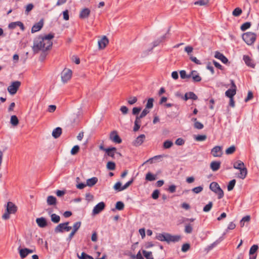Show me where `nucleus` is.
<instances>
[{
  "instance_id": "obj_27",
  "label": "nucleus",
  "mask_w": 259,
  "mask_h": 259,
  "mask_svg": "<svg viewBox=\"0 0 259 259\" xmlns=\"http://www.w3.org/2000/svg\"><path fill=\"white\" fill-rule=\"evenodd\" d=\"M98 179L97 177H93L87 180V186L89 187H93L98 182Z\"/></svg>"
},
{
  "instance_id": "obj_22",
  "label": "nucleus",
  "mask_w": 259,
  "mask_h": 259,
  "mask_svg": "<svg viewBox=\"0 0 259 259\" xmlns=\"http://www.w3.org/2000/svg\"><path fill=\"white\" fill-rule=\"evenodd\" d=\"M191 77L194 82H200L202 78L196 70H192L190 73Z\"/></svg>"
},
{
  "instance_id": "obj_15",
  "label": "nucleus",
  "mask_w": 259,
  "mask_h": 259,
  "mask_svg": "<svg viewBox=\"0 0 259 259\" xmlns=\"http://www.w3.org/2000/svg\"><path fill=\"white\" fill-rule=\"evenodd\" d=\"M258 249L257 245L254 244L250 248L249 250V259H256V252Z\"/></svg>"
},
{
  "instance_id": "obj_56",
  "label": "nucleus",
  "mask_w": 259,
  "mask_h": 259,
  "mask_svg": "<svg viewBox=\"0 0 259 259\" xmlns=\"http://www.w3.org/2000/svg\"><path fill=\"white\" fill-rule=\"evenodd\" d=\"M194 126L195 128L201 130L204 127L203 124L199 121H196L194 124Z\"/></svg>"
},
{
  "instance_id": "obj_44",
  "label": "nucleus",
  "mask_w": 259,
  "mask_h": 259,
  "mask_svg": "<svg viewBox=\"0 0 259 259\" xmlns=\"http://www.w3.org/2000/svg\"><path fill=\"white\" fill-rule=\"evenodd\" d=\"M209 2L208 0H198L195 2V5H198L199 6H205L208 4Z\"/></svg>"
},
{
  "instance_id": "obj_39",
  "label": "nucleus",
  "mask_w": 259,
  "mask_h": 259,
  "mask_svg": "<svg viewBox=\"0 0 259 259\" xmlns=\"http://www.w3.org/2000/svg\"><path fill=\"white\" fill-rule=\"evenodd\" d=\"M172 145H173L172 142L170 140H166L163 143V146L164 149H169L170 147H171Z\"/></svg>"
},
{
  "instance_id": "obj_3",
  "label": "nucleus",
  "mask_w": 259,
  "mask_h": 259,
  "mask_svg": "<svg viewBox=\"0 0 259 259\" xmlns=\"http://www.w3.org/2000/svg\"><path fill=\"white\" fill-rule=\"evenodd\" d=\"M17 210V206L12 202L9 201L6 206V211L3 215L2 218L4 220H8L10 218V214L15 213Z\"/></svg>"
},
{
  "instance_id": "obj_43",
  "label": "nucleus",
  "mask_w": 259,
  "mask_h": 259,
  "mask_svg": "<svg viewBox=\"0 0 259 259\" xmlns=\"http://www.w3.org/2000/svg\"><path fill=\"white\" fill-rule=\"evenodd\" d=\"M213 205L212 202H209L207 204H206L203 208V210L204 212H208L210 210Z\"/></svg>"
},
{
  "instance_id": "obj_28",
  "label": "nucleus",
  "mask_w": 259,
  "mask_h": 259,
  "mask_svg": "<svg viewBox=\"0 0 259 259\" xmlns=\"http://www.w3.org/2000/svg\"><path fill=\"white\" fill-rule=\"evenodd\" d=\"M236 91L235 89H229L225 92V95L229 98H232L236 95Z\"/></svg>"
},
{
  "instance_id": "obj_48",
  "label": "nucleus",
  "mask_w": 259,
  "mask_h": 259,
  "mask_svg": "<svg viewBox=\"0 0 259 259\" xmlns=\"http://www.w3.org/2000/svg\"><path fill=\"white\" fill-rule=\"evenodd\" d=\"M33 8H34V5L30 3V4H28L26 6L25 13L27 15L28 14L29 12H30L33 9Z\"/></svg>"
},
{
  "instance_id": "obj_19",
  "label": "nucleus",
  "mask_w": 259,
  "mask_h": 259,
  "mask_svg": "<svg viewBox=\"0 0 259 259\" xmlns=\"http://www.w3.org/2000/svg\"><path fill=\"white\" fill-rule=\"evenodd\" d=\"M243 59L247 66L253 68L255 67V64L249 56L244 55Z\"/></svg>"
},
{
  "instance_id": "obj_50",
  "label": "nucleus",
  "mask_w": 259,
  "mask_h": 259,
  "mask_svg": "<svg viewBox=\"0 0 259 259\" xmlns=\"http://www.w3.org/2000/svg\"><path fill=\"white\" fill-rule=\"evenodd\" d=\"M79 150V146L78 145H75L73 147L71 150V154L73 155L76 154Z\"/></svg>"
},
{
  "instance_id": "obj_10",
  "label": "nucleus",
  "mask_w": 259,
  "mask_h": 259,
  "mask_svg": "<svg viewBox=\"0 0 259 259\" xmlns=\"http://www.w3.org/2000/svg\"><path fill=\"white\" fill-rule=\"evenodd\" d=\"M222 147L220 146L214 147L211 150V154L213 157H220L223 155Z\"/></svg>"
},
{
  "instance_id": "obj_36",
  "label": "nucleus",
  "mask_w": 259,
  "mask_h": 259,
  "mask_svg": "<svg viewBox=\"0 0 259 259\" xmlns=\"http://www.w3.org/2000/svg\"><path fill=\"white\" fill-rule=\"evenodd\" d=\"M107 168L110 170H113L115 169L116 165L113 161H108L106 165Z\"/></svg>"
},
{
  "instance_id": "obj_58",
  "label": "nucleus",
  "mask_w": 259,
  "mask_h": 259,
  "mask_svg": "<svg viewBox=\"0 0 259 259\" xmlns=\"http://www.w3.org/2000/svg\"><path fill=\"white\" fill-rule=\"evenodd\" d=\"M202 190H203V187L200 186H198V187H195V188H193L192 190V191L196 194L199 193Z\"/></svg>"
},
{
  "instance_id": "obj_2",
  "label": "nucleus",
  "mask_w": 259,
  "mask_h": 259,
  "mask_svg": "<svg viewBox=\"0 0 259 259\" xmlns=\"http://www.w3.org/2000/svg\"><path fill=\"white\" fill-rule=\"evenodd\" d=\"M233 167L240 170V172L237 176L238 178L243 180L246 178L247 174V169L242 161L238 160L235 162L233 164Z\"/></svg>"
},
{
  "instance_id": "obj_55",
  "label": "nucleus",
  "mask_w": 259,
  "mask_h": 259,
  "mask_svg": "<svg viewBox=\"0 0 259 259\" xmlns=\"http://www.w3.org/2000/svg\"><path fill=\"white\" fill-rule=\"evenodd\" d=\"M207 137L206 135H198L196 136L195 140L197 141H203L206 139Z\"/></svg>"
},
{
  "instance_id": "obj_38",
  "label": "nucleus",
  "mask_w": 259,
  "mask_h": 259,
  "mask_svg": "<svg viewBox=\"0 0 259 259\" xmlns=\"http://www.w3.org/2000/svg\"><path fill=\"white\" fill-rule=\"evenodd\" d=\"M180 77L182 79L189 78L191 77L190 73L187 74L185 70H182L180 71Z\"/></svg>"
},
{
  "instance_id": "obj_57",
  "label": "nucleus",
  "mask_w": 259,
  "mask_h": 259,
  "mask_svg": "<svg viewBox=\"0 0 259 259\" xmlns=\"http://www.w3.org/2000/svg\"><path fill=\"white\" fill-rule=\"evenodd\" d=\"M141 109V107H134L132 110L133 114L136 116L138 115Z\"/></svg>"
},
{
  "instance_id": "obj_24",
  "label": "nucleus",
  "mask_w": 259,
  "mask_h": 259,
  "mask_svg": "<svg viewBox=\"0 0 259 259\" xmlns=\"http://www.w3.org/2000/svg\"><path fill=\"white\" fill-rule=\"evenodd\" d=\"M116 150L117 149L115 147H109L107 148L106 153L108 156L112 157V158H114Z\"/></svg>"
},
{
  "instance_id": "obj_13",
  "label": "nucleus",
  "mask_w": 259,
  "mask_h": 259,
  "mask_svg": "<svg viewBox=\"0 0 259 259\" xmlns=\"http://www.w3.org/2000/svg\"><path fill=\"white\" fill-rule=\"evenodd\" d=\"M166 235L167 237V242L168 243H170V242L174 243L179 242L182 238L181 236L179 235H171L169 233H167Z\"/></svg>"
},
{
  "instance_id": "obj_49",
  "label": "nucleus",
  "mask_w": 259,
  "mask_h": 259,
  "mask_svg": "<svg viewBox=\"0 0 259 259\" xmlns=\"http://www.w3.org/2000/svg\"><path fill=\"white\" fill-rule=\"evenodd\" d=\"M121 183L120 182H118L114 185L113 188L117 191H121L123 190L122 189Z\"/></svg>"
},
{
  "instance_id": "obj_20",
  "label": "nucleus",
  "mask_w": 259,
  "mask_h": 259,
  "mask_svg": "<svg viewBox=\"0 0 259 259\" xmlns=\"http://www.w3.org/2000/svg\"><path fill=\"white\" fill-rule=\"evenodd\" d=\"M44 25V22L43 20H40L38 22L35 23L33 26H32L31 28V32L34 33L37 31H38L40 30L41 28L43 27Z\"/></svg>"
},
{
  "instance_id": "obj_54",
  "label": "nucleus",
  "mask_w": 259,
  "mask_h": 259,
  "mask_svg": "<svg viewBox=\"0 0 259 259\" xmlns=\"http://www.w3.org/2000/svg\"><path fill=\"white\" fill-rule=\"evenodd\" d=\"M77 255L79 259H89L91 256V255L87 254L84 252L81 253L80 256L78 253Z\"/></svg>"
},
{
  "instance_id": "obj_14",
  "label": "nucleus",
  "mask_w": 259,
  "mask_h": 259,
  "mask_svg": "<svg viewBox=\"0 0 259 259\" xmlns=\"http://www.w3.org/2000/svg\"><path fill=\"white\" fill-rule=\"evenodd\" d=\"M109 43V40L106 36H103L102 38L98 40L99 49L102 50L104 49L107 44Z\"/></svg>"
},
{
  "instance_id": "obj_12",
  "label": "nucleus",
  "mask_w": 259,
  "mask_h": 259,
  "mask_svg": "<svg viewBox=\"0 0 259 259\" xmlns=\"http://www.w3.org/2000/svg\"><path fill=\"white\" fill-rule=\"evenodd\" d=\"M110 139L113 142L120 144L122 142V140L118 135L116 131H113L110 134Z\"/></svg>"
},
{
  "instance_id": "obj_1",
  "label": "nucleus",
  "mask_w": 259,
  "mask_h": 259,
  "mask_svg": "<svg viewBox=\"0 0 259 259\" xmlns=\"http://www.w3.org/2000/svg\"><path fill=\"white\" fill-rule=\"evenodd\" d=\"M54 37V33H49L44 36L39 35L36 37L33 41V51L34 53H38L39 51H48L53 45L51 39Z\"/></svg>"
},
{
  "instance_id": "obj_52",
  "label": "nucleus",
  "mask_w": 259,
  "mask_h": 259,
  "mask_svg": "<svg viewBox=\"0 0 259 259\" xmlns=\"http://www.w3.org/2000/svg\"><path fill=\"white\" fill-rule=\"evenodd\" d=\"M19 253H20V257L22 258H25L28 255L25 248L19 249Z\"/></svg>"
},
{
  "instance_id": "obj_37",
  "label": "nucleus",
  "mask_w": 259,
  "mask_h": 259,
  "mask_svg": "<svg viewBox=\"0 0 259 259\" xmlns=\"http://www.w3.org/2000/svg\"><path fill=\"white\" fill-rule=\"evenodd\" d=\"M143 254L146 259H154L151 251L143 250Z\"/></svg>"
},
{
  "instance_id": "obj_62",
  "label": "nucleus",
  "mask_w": 259,
  "mask_h": 259,
  "mask_svg": "<svg viewBox=\"0 0 259 259\" xmlns=\"http://www.w3.org/2000/svg\"><path fill=\"white\" fill-rule=\"evenodd\" d=\"M220 243V241L218 240H217L216 241L214 242L213 243L211 244L209 246H207V249L208 251L211 250L214 247H215L216 245H217Z\"/></svg>"
},
{
  "instance_id": "obj_29",
  "label": "nucleus",
  "mask_w": 259,
  "mask_h": 259,
  "mask_svg": "<svg viewBox=\"0 0 259 259\" xmlns=\"http://www.w3.org/2000/svg\"><path fill=\"white\" fill-rule=\"evenodd\" d=\"M167 233H159L156 236V239L161 241H166L167 242V237L166 235V234Z\"/></svg>"
},
{
  "instance_id": "obj_4",
  "label": "nucleus",
  "mask_w": 259,
  "mask_h": 259,
  "mask_svg": "<svg viewBox=\"0 0 259 259\" xmlns=\"http://www.w3.org/2000/svg\"><path fill=\"white\" fill-rule=\"evenodd\" d=\"M209 189L218 195V199H220L224 197V192L218 183L215 182L211 183L209 185Z\"/></svg>"
},
{
  "instance_id": "obj_17",
  "label": "nucleus",
  "mask_w": 259,
  "mask_h": 259,
  "mask_svg": "<svg viewBox=\"0 0 259 259\" xmlns=\"http://www.w3.org/2000/svg\"><path fill=\"white\" fill-rule=\"evenodd\" d=\"M90 13L91 11L89 8H83L80 12L79 15V18L81 19L88 18L89 17Z\"/></svg>"
},
{
  "instance_id": "obj_30",
  "label": "nucleus",
  "mask_w": 259,
  "mask_h": 259,
  "mask_svg": "<svg viewBox=\"0 0 259 259\" xmlns=\"http://www.w3.org/2000/svg\"><path fill=\"white\" fill-rule=\"evenodd\" d=\"M166 37V34L164 35H163L160 38H159L155 41H153V47L149 50V51H151L153 48L157 47L158 46L161 42L163 41V40L164 39V38Z\"/></svg>"
},
{
  "instance_id": "obj_35",
  "label": "nucleus",
  "mask_w": 259,
  "mask_h": 259,
  "mask_svg": "<svg viewBox=\"0 0 259 259\" xmlns=\"http://www.w3.org/2000/svg\"><path fill=\"white\" fill-rule=\"evenodd\" d=\"M251 24L250 22H246L243 23L240 27V29L242 31H244L247 29L249 28Z\"/></svg>"
},
{
  "instance_id": "obj_46",
  "label": "nucleus",
  "mask_w": 259,
  "mask_h": 259,
  "mask_svg": "<svg viewBox=\"0 0 259 259\" xmlns=\"http://www.w3.org/2000/svg\"><path fill=\"white\" fill-rule=\"evenodd\" d=\"M193 228L191 225L187 224L185 226V232L187 234H190L192 232Z\"/></svg>"
},
{
  "instance_id": "obj_11",
  "label": "nucleus",
  "mask_w": 259,
  "mask_h": 259,
  "mask_svg": "<svg viewBox=\"0 0 259 259\" xmlns=\"http://www.w3.org/2000/svg\"><path fill=\"white\" fill-rule=\"evenodd\" d=\"M105 204L104 202H100L94 207L92 211L93 214H97L104 209Z\"/></svg>"
},
{
  "instance_id": "obj_59",
  "label": "nucleus",
  "mask_w": 259,
  "mask_h": 259,
  "mask_svg": "<svg viewBox=\"0 0 259 259\" xmlns=\"http://www.w3.org/2000/svg\"><path fill=\"white\" fill-rule=\"evenodd\" d=\"M175 144L179 146H182L185 144V140L181 138H178L175 142Z\"/></svg>"
},
{
  "instance_id": "obj_25",
  "label": "nucleus",
  "mask_w": 259,
  "mask_h": 259,
  "mask_svg": "<svg viewBox=\"0 0 259 259\" xmlns=\"http://www.w3.org/2000/svg\"><path fill=\"white\" fill-rule=\"evenodd\" d=\"M47 202L49 205H56L57 199L55 197L50 195L47 197Z\"/></svg>"
},
{
  "instance_id": "obj_31",
  "label": "nucleus",
  "mask_w": 259,
  "mask_h": 259,
  "mask_svg": "<svg viewBox=\"0 0 259 259\" xmlns=\"http://www.w3.org/2000/svg\"><path fill=\"white\" fill-rule=\"evenodd\" d=\"M51 221L54 223L57 224L60 221V217L59 215L54 213L51 214Z\"/></svg>"
},
{
  "instance_id": "obj_47",
  "label": "nucleus",
  "mask_w": 259,
  "mask_h": 259,
  "mask_svg": "<svg viewBox=\"0 0 259 259\" xmlns=\"http://www.w3.org/2000/svg\"><path fill=\"white\" fill-rule=\"evenodd\" d=\"M159 194H160L159 191L158 189H156L152 193L151 197L153 199H157L158 198Z\"/></svg>"
},
{
  "instance_id": "obj_26",
  "label": "nucleus",
  "mask_w": 259,
  "mask_h": 259,
  "mask_svg": "<svg viewBox=\"0 0 259 259\" xmlns=\"http://www.w3.org/2000/svg\"><path fill=\"white\" fill-rule=\"evenodd\" d=\"M62 134V128L60 127H57L55 128L52 132V136L55 138H58Z\"/></svg>"
},
{
  "instance_id": "obj_9",
  "label": "nucleus",
  "mask_w": 259,
  "mask_h": 259,
  "mask_svg": "<svg viewBox=\"0 0 259 259\" xmlns=\"http://www.w3.org/2000/svg\"><path fill=\"white\" fill-rule=\"evenodd\" d=\"M80 226H81V222H75L73 224V226L72 227V230L71 232L68 235V236L67 238V241H70L71 240L73 237L74 236V235H75L76 232L78 231V230L79 229Z\"/></svg>"
},
{
  "instance_id": "obj_18",
  "label": "nucleus",
  "mask_w": 259,
  "mask_h": 259,
  "mask_svg": "<svg viewBox=\"0 0 259 259\" xmlns=\"http://www.w3.org/2000/svg\"><path fill=\"white\" fill-rule=\"evenodd\" d=\"M214 57L221 60L224 64H226L229 63L228 59L224 55V54L218 51H216L215 52Z\"/></svg>"
},
{
  "instance_id": "obj_21",
  "label": "nucleus",
  "mask_w": 259,
  "mask_h": 259,
  "mask_svg": "<svg viewBox=\"0 0 259 259\" xmlns=\"http://www.w3.org/2000/svg\"><path fill=\"white\" fill-rule=\"evenodd\" d=\"M36 223L40 228H45L48 225L47 220L44 217L37 218Z\"/></svg>"
},
{
  "instance_id": "obj_42",
  "label": "nucleus",
  "mask_w": 259,
  "mask_h": 259,
  "mask_svg": "<svg viewBox=\"0 0 259 259\" xmlns=\"http://www.w3.org/2000/svg\"><path fill=\"white\" fill-rule=\"evenodd\" d=\"M242 12V10L240 8H236L233 10L232 14L235 17H238L241 14Z\"/></svg>"
},
{
  "instance_id": "obj_16",
  "label": "nucleus",
  "mask_w": 259,
  "mask_h": 259,
  "mask_svg": "<svg viewBox=\"0 0 259 259\" xmlns=\"http://www.w3.org/2000/svg\"><path fill=\"white\" fill-rule=\"evenodd\" d=\"M145 139V136L144 134H141L133 142V145L135 146L138 147L142 145Z\"/></svg>"
},
{
  "instance_id": "obj_34",
  "label": "nucleus",
  "mask_w": 259,
  "mask_h": 259,
  "mask_svg": "<svg viewBox=\"0 0 259 259\" xmlns=\"http://www.w3.org/2000/svg\"><path fill=\"white\" fill-rule=\"evenodd\" d=\"M236 180L235 179H233L230 181L227 186V189L229 191H232L235 185Z\"/></svg>"
},
{
  "instance_id": "obj_51",
  "label": "nucleus",
  "mask_w": 259,
  "mask_h": 259,
  "mask_svg": "<svg viewBox=\"0 0 259 259\" xmlns=\"http://www.w3.org/2000/svg\"><path fill=\"white\" fill-rule=\"evenodd\" d=\"M190 248V245L189 243H185L182 246V251L186 252L188 251Z\"/></svg>"
},
{
  "instance_id": "obj_23",
  "label": "nucleus",
  "mask_w": 259,
  "mask_h": 259,
  "mask_svg": "<svg viewBox=\"0 0 259 259\" xmlns=\"http://www.w3.org/2000/svg\"><path fill=\"white\" fill-rule=\"evenodd\" d=\"M221 162L220 161H213L210 163V167L212 171L219 170L221 167Z\"/></svg>"
},
{
  "instance_id": "obj_8",
  "label": "nucleus",
  "mask_w": 259,
  "mask_h": 259,
  "mask_svg": "<svg viewBox=\"0 0 259 259\" xmlns=\"http://www.w3.org/2000/svg\"><path fill=\"white\" fill-rule=\"evenodd\" d=\"M72 71L69 69H64L61 73L62 81L67 82L71 77Z\"/></svg>"
},
{
  "instance_id": "obj_40",
  "label": "nucleus",
  "mask_w": 259,
  "mask_h": 259,
  "mask_svg": "<svg viewBox=\"0 0 259 259\" xmlns=\"http://www.w3.org/2000/svg\"><path fill=\"white\" fill-rule=\"evenodd\" d=\"M236 150V147L235 146L232 145L227 148L226 150V154L227 155H230L233 154Z\"/></svg>"
},
{
  "instance_id": "obj_45",
  "label": "nucleus",
  "mask_w": 259,
  "mask_h": 259,
  "mask_svg": "<svg viewBox=\"0 0 259 259\" xmlns=\"http://www.w3.org/2000/svg\"><path fill=\"white\" fill-rule=\"evenodd\" d=\"M153 101H154V99L153 98H149L148 100V101H147V104L146 106V108H147V109L152 108L153 106Z\"/></svg>"
},
{
  "instance_id": "obj_63",
  "label": "nucleus",
  "mask_w": 259,
  "mask_h": 259,
  "mask_svg": "<svg viewBox=\"0 0 259 259\" xmlns=\"http://www.w3.org/2000/svg\"><path fill=\"white\" fill-rule=\"evenodd\" d=\"M133 181H134V179H132L130 181H129L127 182H126L122 187V189H123V190H124L126 189V188H127L133 183Z\"/></svg>"
},
{
  "instance_id": "obj_5",
  "label": "nucleus",
  "mask_w": 259,
  "mask_h": 259,
  "mask_svg": "<svg viewBox=\"0 0 259 259\" xmlns=\"http://www.w3.org/2000/svg\"><path fill=\"white\" fill-rule=\"evenodd\" d=\"M69 222H66L63 223L59 224L57 225L54 229L56 233H63L64 232H69L71 229V226H69Z\"/></svg>"
},
{
  "instance_id": "obj_41",
  "label": "nucleus",
  "mask_w": 259,
  "mask_h": 259,
  "mask_svg": "<svg viewBox=\"0 0 259 259\" xmlns=\"http://www.w3.org/2000/svg\"><path fill=\"white\" fill-rule=\"evenodd\" d=\"M124 207V204L122 201H118L115 204V209L118 210H123Z\"/></svg>"
},
{
  "instance_id": "obj_33",
  "label": "nucleus",
  "mask_w": 259,
  "mask_h": 259,
  "mask_svg": "<svg viewBox=\"0 0 259 259\" xmlns=\"http://www.w3.org/2000/svg\"><path fill=\"white\" fill-rule=\"evenodd\" d=\"M156 176L150 172H148L146 175V180L149 181H153L156 180Z\"/></svg>"
},
{
  "instance_id": "obj_64",
  "label": "nucleus",
  "mask_w": 259,
  "mask_h": 259,
  "mask_svg": "<svg viewBox=\"0 0 259 259\" xmlns=\"http://www.w3.org/2000/svg\"><path fill=\"white\" fill-rule=\"evenodd\" d=\"M190 59L193 61V62H194L195 63H196V64H198V65H200L201 64V62L198 60L196 57H194L193 56H191L190 57Z\"/></svg>"
},
{
  "instance_id": "obj_60",
  "label": "nucleus",
  "mask_w": 259,
  "mask_h": 259,
  "mask_svg": "<svg viewBox=\"0 0 259 259\" xmlns=\"http://www.w3.org/2000/svg\"><path fill=\"white\" fill-rule=\"evenodd\" d=\"M137 101V98L136 97H130L129 100H127V103L130 105H133Z\"/></svg>"
},
{
  "instance_id": "obj_32",
  "label": "nucleus",
  "mask_w": 259,
  "mask_h": 259,
  "mask_svg": "<svg viewBox=\"0 0 259 259\" xmlns=\"http://www.w3.org/2000/svg\"><path fill=\"white\" fill-rule=\"evenodd\" d=\"M10 123L14 126H17L19 123V120L16 115H12L11 117Z\"/></svg>"
},
{
  "instance_id": "obj_61",
  "label": "nucleus",
  "mask_w": 259,
  "mask_h": 259,
  "mask_svg": "<svg viewBox=\"0 0 259 259\" xmlns=\"http://www.w3.org/2000/svg\"><path fill=\"white\" fill-rule=\"evenodd\" d=\"M253 93H252L251 91H249L248 92L247 96L245 99L244 101L245 102H247L248 101L252 99L253 98Z\"/></svg>"
},
{
  "instance_id": "obj_7",
  "label": "nucleus",
  "mask_w": 259,
  "mask_h": 259,
  "mask_svg": "<svg viewBox=\"0 0 259 259\" xmlns=\"http://www.w3.org/2000/svg\"><path fill=\"white\" fill-rule=\"evenodd\" d=\"M20 85L21 82L19 81L12 82V84L8 87V91L11 95H13L17 93Z\"/></svg>"
},
{
  "instance_id": "obj_53",
  "label": "nucleus",
  "mask_w": 259,
  "mask_h": 259,
  "mask_svg": "<svg viewBox=\"0 0 259 259\" xmlns=\"http://www.w3.org/2000/svg\"><path fill=\"white\" fill-rule=\"evenodd\" d=\"M188 95L189 99L193 100H196L198 99V97L195 94L192 92H187Z\"/></svg>"
},
{
  "instance_id": "obj_6",
  "label": "nucleus",
  "mask_w": 259,
  "mask_h": 259,
  "mask_svg": "<svg viewBox=\"0 0 259 259\" xmlns=\"http://www.w3.org/2000/svg\"><path fill=\"white\" fill-rule=\"evenodd\" d=\"M242 38L247 45H251L256 39V34L251 32H247L242 35Z\"/></svg>"
}]
</instances>
